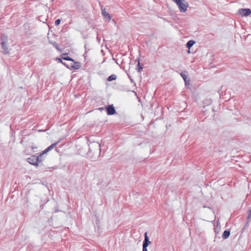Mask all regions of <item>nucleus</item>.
<instances>
[{
	"label": "nucleus",
	"mask_w": 251,
	"mask_h": 251,
	"mask_svg": "<svg viewBox=\"0 0 251 251\" xmlns=\"http://www.w3.org/2000/svg\"><path fill=\"white\" fill-rule=\"evenodd\" d=\"M1 48L3 50V53L5 54L9 52L10 49L8 46V37L7 35L3 34L1 36Z\"/></svg>",
	"instance_id": "f257e3e1"
},
{
	"label": "nucleus",
	"mask_w": 251,
	"mask_h": 251,
	"mask_svg": "<svg viewBox=\"0 0 251 251\" xmlns=\"http://www.w3.org/2000/svg\"><path fill=\"white\" fill-rule=\"evenodd\" d=\"M178 6L179 10L181 12H185L186 11L188 6V4L184 0H172Z\"/></svg>",
	"instance_id": "f03ea898"
},
{
	"label": "nucleus",
	"mask_w": 251,
	"mask_h": 251,
	"mask_svg": "<svg viewBox=\"0 0 251 251\" xmlns=\"http://www.w3.org/2000/svg\"><path fill=\"white\" fill-rule=\"evenodd\" d=\"M39 157H37L35 155H32L27 158V162L30 163V164H32L33 165H34L35 166H38V160H39Z\"/></svg>",
	"instance_id": "7ed1b4c3"
},
{
	"label": "nucleus",
	"mask_w": 251,
	"mask_h": 251,
	"mask_svg": "<svg viewBox=\"0 0 251 251\" xmlns=\"http://www.w3.org/2000/svg\"><path fill=\"white\" fill-rule=\"evenodd\" d=\"M238 13L242 16H247L251 14V10L250 9H240Z\"/></svg>",
	"instance_id": "20e7f679"
},
{
	"label": "nucleus",
	"mask_w": 251,
	"mask_h": 251,
	"mask_svg": "<svg viewBox=\"0 0 251 251\" xmlns=\"http://www.w3.org/2000/svg\"><path fill=\"white\" fill-rule=\"evenodd\" d=\"M107 115H113L115 113V110L113 105H109L106 107Z\"/></svg>",
	"instance_id": "39448f33"
},
{
	"label": "nucleus",
	"mask_w": 251,
	"mask_h": 251,
	"mask_svg": "<svg viewBox=\"0 0 251 251\" xmlns=\"http://www.w3.org/2000/svg\"><path fill=\"white\" fill-rule=\"evenodd\" d=\"M58 142H56L48 147L42 153H41V156H43L44 154L47 153L48 151L52 150L54 147V146L58 144Z\"/></svg>",
	"instance_id": "423d86ee"
},
{
	"label": "nucleus",
	"mask_w": 251,
	"mask_h": 251,
	"mask_svg": "<svg viewBox=\"0 0 251 251\" xmlns=\"http://www.w3.org/2000/svg\"><path fill=\"white\" fill-rule=\"evenodd\" d=\"M70 66L74 69H78L80 67V63L74 60L70 63Z\"/></svg>",
	"instance_id": "0eeeda50"
},
{
	"label": "nucleus",
	"mask_w": 251,
	"mask_h": 251,
	"mask_svg": "<svg viewBox=\"0 0 251 251\" xmlns=\"http://www.w3.org/2000/svg\"><path fill=\"white\" fill-rule=\"evenodd\" d=\"M102 14L106 20L107 21H110L111 18V16L106 11L105 9L102 10Z\"/></svg>",
	"instance_id": "6e6552de"
},
{
	"label": "nucleus",
	"mask_w": 251,
	"mask_h": 251,
	"mask_svg": "<svg viewBox=\"0 0 251 251\" xmlns=\"http://www.w3.org/2000/svg\"><path fill=\"white\" fill-rule=\"evenodd\" d=\"M151 244V242L149 240V238L147 236V233L145 234V240L143 243V246L146 245V247Z\"/></svg>",
	"instance_id": "1a4fd4ad"
},
{
	"label": "nucleus",
	"mask_w": 251,
	"mask_h": 251,
	"mask_svg": "<svg viewBox=\"0 0 251 251\" xmlns=\"http://www.w3.org/2000/svg\"><path fill=\"white\" fill-rule=\"evenodd\" d=\"M229 235L230 232L227 230H225L222 235V237L224 239H226L229 237Z\"/></svg>",
	"instance_id": "9d476101"
},
{
	"label": "nucleus",
	"mask_w": 251,
	"mask_h": 251,
	"mask_svg": "<svg viewBox=\"0 0 251 251\" xmlns=\"http://www.w3.org/2000/svg\"><path fill=\"white\" fill-rule=\"evenodd\" d=\"M194 43L195 42L194 41L190 40L188 41L186 44L187 48H188L189 49H190V48H191L193 46Z\"/></svg>",
	"instance_id": "9b49d317"
},
{
	"label": "nucleus",
	"mask_w": 251,
	"mask_h": 251,
	"mask_svg": "<svg viewBox=\"0 0 251 251\" xmlns=\"http://www.w3.org/2000/svg\"><path fill=\"white\" fill-rule=\"evenodd\" d=\"M117 78V76L115 75H111L108 78V80L109 81H111L112 80H116Z\"/></svg>",
	"instance_id": "f8f14e48"
},
{
	"label": "nucleus",
	"mask_w": 251,
	"mask_h": 251,
	"mask_svg": "<svg viewBox=\"0 0 251 251\" xmlns=\"http://www.w3.org/2000/svg\"><path fill=\"white\" fill-rule=\"evenodd\" d=\"M89 152H88L87 153V157L90 158V159H92L93 155V154L92 155H91V154L92 153V150L91 149L90 145H89Z\"/></svg>",
	"instance_id": "ddd939ff"
},
{
	"label": "nucleus",
	"mask_w": 251,
	"mask_h": 251,
	"mask_svg": "<svg viewBox=\"0 0 251 251\" xmlns=\"http://www.w3.org/2000/svg\"><path fill=\"white\" fill-rule=\"evenodd\" d=\"M62 59L65 60H69V61H73V59L70 58V57L65 56V57H62Z\"/></svg>",
	"instance_id": "4468645a"
},
{
	"label": "nucleus",
	"mask_w": 251,
	"mask_h": 251,
	"mask_svg": "<svg viewBox=\"0 0 251 251\" xmlns=\"http://www.w3.org/2000/svg\"><path fill=\"white\" fill-rule=\"evenodd\" d=\"M60 22H61V21H60V19H57V20H56L55 21V23H54L55 25H59L60 24Z\"/></svg>",
	"instance_id": "2eb2a0df"
},
{
	"label": "nucleus",
	"mask_w": 251,
	"mask_h": 251,
	"mask_svg": "<svg viewBox=\"0 0 251 251\" xmlns=\"http://www.w3.org/2000/svg\"><path fill=\"white\" fill-rule=\"evenodd\" d=\"M39 157V160H38V162H41L43 159H42V156H41V154L38 156Z\"/></svg>",
	"instance_id": "dca6fc26"
},
{
	"label": "nucleus",
	"mask_w": 251,
	"mask_h": 251,
	"mask_svg": "<svg viewBox=\"0 0 251 251\" xmlns=\"http://www.w3.org/2000/svg\"><path fill=\"white\" fill-rule=\"evenodd\" d=\"M143 246V251H148L147 247H146V245Z\"/></svg>",
	"instance_id": "f3484780"
},
{
	"label": "nucleus",
	"mask_w": 251,
	"mask_h": 251,
	"mask_svg": "<svg viewBox=\"0 0 251 251\" xmlns=\"http://www.w3.org/2000/svg\"><path fill=\"white\" fill-rule=\"evenodd\" d=\"M181 76L183 77V78L184 79V80L185 81H186V77L185 75H183L182 73H181Z\"/></svg>",
	"instance_id": "a211bd4d"
},
{
	"label": "nucleus",
	"mask_w": 251,
	"mask_h": 251,
	"mask_svg": "<svg viewBox=\"0 0 251 251\" xmlns=\"http://www.w3.org/2000/svg\"><path fill=\"white\" fill-rule=\"evenodd\" d=\"M58 61H59V62H60L62 63L63 64H64V65H65V66H66V64H65V63H63V62H62V61L61 59H60V58H58Z\"/></svg>",
	"instance_id": "6ab92c4d"
},
{
	"label": "nucleus",
	"mask_w": 251,
	"mask_h": 251,
	"mask_svg": "<svg viewBox=\"0 0 251 251\" xmlns=\"http://www.w3.org/2000/svg\"><path fill=\"white\" fill-rule=\"evenodd\" d=\"M54 46L55 47V48L57 49V50H59V48H58V45L57 44H54Z\"/></svg>",
	"instance_id": "aec40b11"
},
{
	"label": "nucleus",
	"mask_w": 251,
	"mask_h": 251,
	"mask_svg": "<svg viewBox=\"0 0 251 251\" xmlns=\"http://www.w3.org/2000/svg\"><path fill=\"white\" fill-rule=\"evenodd\" d=\"M251 217V209H250V211H249V217L248 218H250Z\"/></svg>",
	"instance_id": "412c9836"
},
{
	"label": "nucleus",
	"mask_w": 251,
	"mask_h": 251,
	"mask_svg": "<svg viewBox=\"0 0 251 251\" xmlns=\"http://www.w3.org/2000/svg\"><path fill=\"white\" fill-rule=\"evenodd\" d=\"M139 64H140V62L139 61L138 62V65L139 66Z\"/></svg>",
	"instance_id": "4be33fe9"
},
{
	"label": "nucleus",
	"mask_w": 251,
	"mask_h": 251,
	"mask_svg": "<svg viewBox=\"0 0 251 251\" xmlns=\"http://www.w3.org/2000/svg\"><path fill=\"white\" fill-rule=\"evenodd\" d=\"M141 69H142V68L141 67H139Z\"/></svg>",
	"instance_id": "5701e85b"
}]
</instances>
